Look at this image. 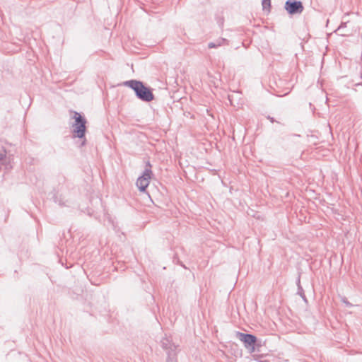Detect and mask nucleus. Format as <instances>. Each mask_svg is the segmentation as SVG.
Instances as JSON below:
<instances>
[{
	"mask_svg": "<svg viewBox=\"0 0 362 362\" xmlns=\"http://www.w3.org/2000/svg\"><path fill=\"white\" fill-rule=\"evenodd\" d=\"M225 43H228V40L225 38L221 37V38L217 39L214 42H209L208 44V47L209 49L217 48V47L224 45Z\"/></svg>",
	"mask_w": 362,
	"mask_h": 362,
	"instance_id": "7",
	"label": "nucleus"
},
{
	"mask_svg": "<svg viewBox=\"0 0 362 362\" xmlns=\"http://www.w3.org/2000/svg\"><path fill=\"white\" fill-rule=\"evenodd\" d=\"M267 119H269L272 123H273V122H275V119H274V117H270V116H268V117H267Z\"/></svg>",
	"mask_w": 362,
	"mask_h": 362,
	"instance_id": "12",
	"label": "nucleus"
},
{
	"mask_svg": "<svg viewBox=\"0 0 362 362\" xmlns=\"http://www.w3.org/2000/svg\"><path fill=\"white\" fill-rule=\"evenodd\" d=\"M124 85L131 88L134 91L136 96L141 101L148 103L154 99L151 90L144 86V83L140 81H127L124 83Z\"/></svg>",
	"mask_w": 362,
	"mask_h": 362,
	"instance_id": "1",
	"label": "nucleus"
},
{
	"mask_svg": "<svg viewBox=\"0 0 362 362\" xmlns=\"http://www.w3.org/2000/svg\"><path fill=\"white\" fill-rule=\"evenodd\" d=\"M297 293L298 295H300L305 301H306V298L304 294V291H303V288L301 287V286L300 285V278H298V292H297Z\"/></svg>",
	"mask_w": 362,
	"mask_h": 362,
	"instance_id": "9",
	"label": "nucleus"
},
{
	"mask_svg": "<svg viewBox=\"0 0 362 362\" xmlns=\"http://www.w3.org/2000/svg\"><path fill=\"white\" fill-rule=\"evenodd\" d=\"M152 170L151 165L149 162L146 163V168L142 174L136 180V185L141 192H144L150 183Z\"/></svg>",
	"mask_w": 362,
	"mask_h": 362,
	"instance_id": "3",
	"label": "nucleus"
},
{
	"mask_svg": "<svg viewBox=\"0 0 362 362\" xmlns=\"http://www.w3.org/2000/svg\"><path fill=\"white\" fill-rule=\"evenodd\" d=\"M262 4L264 10H269L271 6V0H262Z\"/></svg>",
	"mask_w": 362,
	"mask_h": 362,
	"instance_id": "10",
	"label": "nucleus"
},
{
	"mask_svg": "<svg viewBox=\"0 0 362 362\" xmlns=\"http://www.w3.org/2000/svg\"><path fill=\"white\" fill-rule=\"evenodd\" d=\"M342 302L347 306V307H351L353 305L349 302L345 298L342 299Z\"/></svg>",
	"mask_w": 362,
	"mask_h": 362,
	"instance_id": "11",
	"label": "nucleus"
},
{
	"mask_svg": "<svg viewBox=\"0 0 362 362\" xmlns=\"http://www.w3.org/2000/svg\"><path fill=\"white\" fill-rule=\"evenodd\" d=\"M346 26V23H341L339 28Z\"/></svg>",
	"mask_w": 362,
	"mask_h": 362,
	"instance_id": "13",
	"label": "nucleus"
},
{
	"mask_svg": "<svg viewBox=\"0 0 362 362\" xmlns=\"http://www.w3.org/2000/svg\"><path fill=\"white\" fill-rule=\"evenodd\" d=\"M73 119L74 122L71 124L72 132L74 137L78 139H83L82 141V146L86 144L85 133L86 131V119L79 112L76 111H72Z\"/></svg>",
	"mask_w": 362,
	"mask_h": 362,
	"instance_id": "2",
	"label": "nucleus"
},
{
	"mask_svg": "<svg viewBox=\"0 0 362 362\" xmlns=\"http://www.w3.org/2000/svg\"><path fill=\"white\" fill-rule=\"evenodd\" d=\"M6 151H4L3 152L0 153V170H1V165H4V168L6 170L10 168L9 165L6 163Z\"/></svg>",
	"mask_w": 362,
	"mask_h": 362,
	"instance_id": "8",
	"label": "nucleus"
},
{
	"mask_svg": "<svg viewBox=\"0 0 362 362\" xmlns=\"http://www.w3.org/2000/svg\"><path fill=\"white\" fill-rule=\"evenodd\" d=\"M162 347L168 351L167 362H176L175 356L176 355L177 347L174 344H172L169 339L163 338L161 340Z\"/></svg>",
	"mask_w": 362,
	"mask_h": 362,
	"instance_id": "5",
	"label": "nucleus"
},
{
	"mask_svg": "<svg viewBox=\"0 0 362 362\" xmlns=\"http://www.w3.org/2000/svg\"><path fill=\"white\" fill-rule=\"evenodd\" d=\"M284 8L290 15L300 14L304 9L303 4L297 0H287Z\"/></svg>",
	"mask_w": 362,
	"mask_h": 362,
	"instance_id": "4",
	"label": "nucleus"
},
{
	"mask_svg": "<svg viewBox=\"0 0 362 362\" xmlns=\"http://www.w3.org/2000/svg\"><path fill=\"white\" fill-rule=\"evenodd\" d=\"M240 339L245 343L247 349H250L252 351H255V345L257 341V337L251 334L238 333Z\"/></svg>",
	"mask_w": 362,
	"mask_h": 362,
	"instance_id": "6",
	"label": "nucleus"
}]
</instances>
